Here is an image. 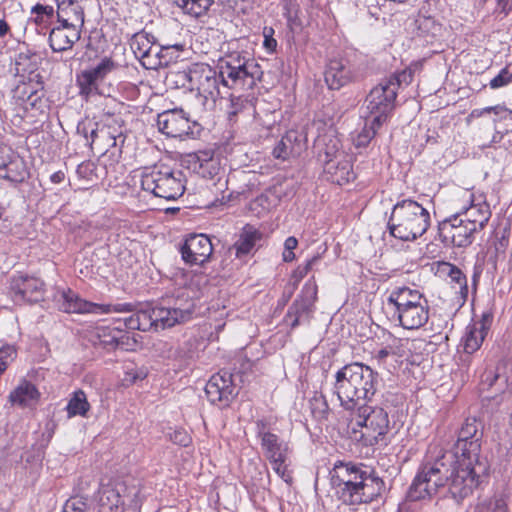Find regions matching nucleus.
Listing matches in <instances>:
<instances>
[{
    "mask_svg": "<svg viewBox=\"0 0 512 512\" xmlns=\"http://www.w3.org/2000/svg\"><path fill=\"white\" fill-rule=\"evenodd\" d=\"M485 470L486 465L480 458L468 460L452 453H442L420 466L408 490V497L412 501L429 498L448 484L452 497L460 502L472 494Z\"/></svg>",
    "mask_w": 512,
    "mask_h": 512,
    "instance_id": "1",
    "label": "nucleus"
},
{
    "mask_svg": "<svg viewBox=\"0 0 512 512\" xmlns=\"http://www.w3.org/2000/svg\"><path fill=\"white\" fill-rule=\"evenodd\" d=\"M336 497L347 505L370 503L383 493V480L369 467L352 462H337L330 471Z\"/></svg>",
    "mask_w": 512,
    "mask_h": 512,
    "instance_id": "2",
    "label": "nucleus"
},
{
    "mask_svg": "<svg viewBox=\"0 0 512 512\" xmlns=\"http://www.w3.org/2000/svg\"><path fill=\"white\" fill-rule=\"evenodd\" d=\"M56 301L61 311L65 313H94V314H109V313H131L129 317L123 318L124 325L128 329L156 331V319L154 308L146 307L136 309V305L132 303H117V304H95L81 299L72 290H63L57 297Z\"/></svg>",
    "mask_w": 512,
    "mask_h": 512,
    "instance_id": "3",
    "label": "nucleus"
},
{
    "mask_svg": "<svg viewBox=\"0 0 512 512\" xmlns=\"http://www.w3.org/2000/svg\"><path fill=\"white\" fill-rule=\"evenodd\" d=\"M334 389L345 410L355 409L374 395L375 374L363 364H348L336 373Z\"/></svg>",
    "mask_w": 512,
    "mask_h": 512,
    "instance_id": "4",
    "label": "nucleus"
},
{
    "mask_svg": "<svg viewBox=\"0 0 512 512\" xmlns=\"http://www.w3.org/2000/svg\"><path fill=\"white\" fill-rule=\"evenodd\" d=\"M430 213L416 201L406 199L396 203L388 221L389 233L402 241H414L429 228Z\"/></svg>",
    "mask_w": 512,
    "mask_h": 512,
    "instance_id": "5",
    "label": "nucleus"
},
{
    "mask_svg": "<svg viewBox=\"0 0 512 512\" xmlns=\"http://www.w3.org/2000/svg\"><path fill=\"white\" fill-rule=\"evenodd\" d=\"M221 83L232 89H251L260 80L263 71L247 53L232 52L218 62Z\"/></svg>",
    "mask_w": 512,
    "mask_h": 512,
    "instance_id": "6",
    "label": "nucleus"
},
{
    "mask_svg": "<svg viewBox=\"0 0 512 512\" xmlns=\"http://www.w3.org/2000/svg\"><path fill=\"white\" fill-rule=\"evenodd\" d=\"M411 79L412 72L403 71L398 75H391L372 88L365 103L370 118L374 119L376 125H382L387 120L395 107L397 91L401 83H409Z\"/></svg>",
    "mask_w": 512,
    "mask_h": 512,
    "instance_id": "7",
    "label": "nucleus"
},
{
    "mask_svg": "<svg viewBox=\"0 0 512 512\" xmlns=\"http://www.w3.org/2000/svg\"><path fill=\"white\" fill-rule=\"evenodd\" d=\"M350 422L355 427H360L361 440L366 445H375L383 439L389 430L388 413L378 406H372L368 402L350 409Z\"/></svg>",
    "mask_w": 512,
    "mask_h": 512,
    "instance_id": "8",
    "label": "nucleus"
},
{
    "mask_svg": "<svg viewBox=\"0 0 512 512\" xmlns=\"http://www.w3.org/2000/svg\"><path fill=\"white\" fill-rule=\"evenodd\" d=\"M141 187L155 197L175 200L184 193V176L181 171L168 167L149 168L141 175Z\"/></svg>",
    "mask_w": 512,
    "mask_h": 512,
    "instance_id": "9",
    "label": "nucleus"
},
{
    "mask_svg": "<svg viewBox=\"0 0 512 512\" xmlns=\"http://www.w3.org/2000/svg\"><path fill=\"white\" fill-rule=\"evenodd\" d=\"M115 62L108 57H104L95 65L88 67L76 75V84L79 88V95L89 100L90 97L101 94L99 85L102 83L107 75L115 70Z\"/></svg>",
    "mask_w": 512,
    "mask_h": 512,
    "instance_id": "10",
    "label": "nucleus"
},
{
    "mask_svg": "<svg viewBox=\"0 0 512 512\" xmlns=\"http://www.w3.org/2000/svg\"><path fill=\"white\" fill-rule=\"evenodd\" d=\"M122 122L119 116L105 115L94 132V138L89 142L90 147L105 154L111 148L123 145L125 136L121 129Z\"/></svg>",
    "mask_w": 512,
    "mask_h": 512,
    "instance_id": "11",
    "label": "nucleus"
},
{
    "mask_svg": "<svg viewBox=\"0 0 512 512\" xmlns=\"http://www.w3.org/2000/svg\"><path fill=\"white\" fill-rule=\"evenodd\" d=\"M193 81V90H197V96L201 100L203 108L207 109L213 106L220 95V74L209 65L197 63Z\"/></svg>",
    "mask_w": 512,
    "mask_h": 512,
    "instance_id": "12",
    "label": "nucleus"
},
{
    "mask_svg": "<svg viewBox=\"0 0 512 512\" xmlns=\"http://www.w3.org/2000/svg\"><path fill=\"white\" fill-rule=\"evenodd\" d=\"M205 393L212 404H217L221 407L228 406L237 395L232 374L221 370L212 375L205 386Z\"/></svg>",
    "mask_w": 512,
    "mask_h": 512,
    "instance_id": "13",
    "label": "nucleus"
},
{
    "mask_svg": "<svg viewBox=\"0 0 512 512\" xmlns=\"http://www.w3.org/2000/svg\"><path fill=\"white\" fill-rule=\"evenodd\" d=\"M10 290L15 302L37 303L44 299L45 284L37 277L18 274L11 278Z\"/></svg>",
    "mask_w": 512,
    "mask_h": 512,
    "instance_id": "14",
    "label": "nucleus"
},
{
    "mask_svg": "<svg viewBox=\"0 0 512 512\" xmlns=\"http://www.w3.org/2000/svg\"><path fill=\"white\" fill-rule=\"evenodd\" d=\"M478 427L476 419L468 418L465 420L459 431L454 456L466 457L468 460L469 458L473 460L480 458V438L482 434L479 432Z\"/></svg>",
    "mask_w": 512,
    "mask_h": 512,
    "instance_id": "15",
    "label": "nucleus"
},
{
    "mask_svg": "<svg viewBox=\"0 0 512 512\" xmlns=\"http://www.w3.org/2000/svg\"><path fill=\"white\" fill-rule=\"evenodd\" d=\"M157 126L168 137L193 135L191 121L183 109L166 110L157 116Z\"/></svg>",
    "mask_w": 512,
    "mask_h": 512,
    "instance_id": "16",
    "label": "nucleus"
},
{
    "mask_svg": "<svg viewBox=\"0 0 512 512\" xmlns=\"http://www.w3.org/2000/svg\"><path fill=\"white\" fill-rule=\"evenodd\" d=\"M182 259L190 265H202L212 255L213 246L204 234L190 235L180 249Z\"/></svg>",
    "mask_w": 512,
    "mask_h": 512,
    "instance_id": "17",
    "label": "nucleus"
},
{
    "mask_svg": "<svg viewBox=\"0 0 512 512\" xmlns=\"http://www.w3.org/2000/svg\"><path fill=\"white\" fill-rule=\"evenodd\" d=\"M317 297V286L305 284L302 295L289 307L285 316L286 322L292 327H297L302 322H308L312 307Z\"/></svg>",
    "mask_w": 512,
    "mask_h": 512,
    "instance_id": "18",
    "label": "nucleus"
},
{
    "mask_svg": "<svg viewBox=\"0 0 512 512\" xmlns=\"http://www.w3.org/2000/svg\"><path fill=\"white\" fill-rule=\"evenodd\" d=\"M462 217L455 215L444 221L440 227L441 235L444 240L450 242L456 247H467L474 239L477 233L475 227H471Z\"/></svg>",
    "mask_w": 512,
    "mask_h": 512,
    "instance_id": "19",
    "label": "nucleus"
},
{
    "mask_svg": "<svg viewBox=\"0 0 512 512\" xmlns=\"http://www.w3.org/2000/svg\"><path fill=\"white\" fill-rule=\"evenodd\" d=\"M503 370L504 365H498L494 370H486L481 376L482 386H487V389L495 387V393L487 398L496 405L512 398V387L508 384V378Z\"/></svg>",
    "mask_w": 512,
    "mask_h": 512,
    "instance_id": "20",
    "label": "nucleus"
},
{
    "mask_svg": "<svg viewBox=\"0 0 512 512\" xmlns=\"http://www.w3.org/2000/svg\"><path fill=\"white\" fill-rule=\"evenodd\" d=\"M325 82L331 90H339L357 78L354 67L347 59H332L324 73Z\"/></svg>",
    "mask_w": 512,
    "mask_h": 512,
    "instance_id": "21",
    "label": "nucleus"
},
{
    "mask_svg": "<svg viewBox=\"0 0 512 512\" xmlns=\"http://www.w3.org/2000/svg\"><path fill=\"white\" fill-rule=\"evenodd\" d=\"M425 303H428L427 299L418 290L403 286L391 291L387 298L386 309L393 315Z\"/></svg>",
    "mask_w": 512,
    "mask_h": 512,
    "instance_id": "22",
    "label": "nucleus"
},
{
    "mask_svg": "<svg viewBox=\"0 0 512 512\" xmlns=\"http://www.w3.org/2000/svg\"><path fill=\"white\" fill-rule=\"evenodd\" d=\"M257 437L261 440V446L266 458L277 460L287 457L288 446L279 437L269 431V424L265 419H259L255 423Z\"/></svg>",
    "mask_w": 512,
    "mask_h": 512,
    "instance_id": "23",
    "label": "nucleus"
},
{
    "mask_svg": "<svg viewBox=\"0 0 512 512\" xmlns=\"http://www.w3.org/2000/svg\"><path fill=\"white\" fill-rule=\"evenodd\" d=\"M192 301H186L184 305L172 307H156L154 308L156 319V331L161 328H170L175 324H179L188 320L193 312Z\"/></svg>",
    "mask_w": 512,
    "mask_h": 512,
    "instance_id": "24",
    "label": "nucleus"
},
{
    "mask_svg": "<svg viewBox=\"0 0 512 512\" xmlns=\"http://www.w3.org/2000/svg\"><path fill=\"white\" fill-rule=\"evenodd\" d=\"M326 179L332 183L343 185L355 178L351 159L348 155H340L339 159L323 160Z\"/></svg>",
    "mask_w": 512,
    "mask_h": 512,
    "instance_id": "25",
    "label": "nucleus"
},
{
    "mask_svg": "<svg viewBox=\"0 0 512 512\" xmlns=\"http://www.w3.org/2000/svg\"><path fill=\"white\" fill-rule=\"evenodd\" d=\"M154 36L145 32H138L134 34L130 40V48L137 58L142 62V65L147 69H154L161 61L156 62L152 59V54L158 55L154 50Z\"/></svg>",
    "mask_w": 512,
    "mask_h": 512,
    "instance_id": "26",
    "label": "nucleus"
},
{
    "mask_svg": "<svg viewBox=\"0 0 512 512\" xmlns=\"http://www.w3.org/2000/svg\"><path fill=\"white\" fill-rule=\"evenodd\" d=\"M392 319L398 321L405 329H419L429 319V305L428 303L416 305L415 308L393 314Z\"/></svg>",
    "mask_w": 512,
    "mask_h": 512,
    "instance_id": "27",
    "label": "nucleus"
},
{
    "mask_svg": "<svg viewBox=\"0 0 512 512\" xmlns=\"http://www.w3.org/2000/svg\"><path fill=\"white\" fill-rule=\"evenodd\" d=\"M79 39L80 32L76 27H54L49 34L50 47L54 52L71 49Z\"/></svg>",
    "mask_w": 512,
    "mask_h": 512,
    "instance_id": "28",
    "label": "nucleus"
},
{
    "mask_svg": "<svg viewBox=\"0 0 512 512\" xmlns=\"http://www.w3.org/2000/svg\"><path fill=\"white\" fill-rule=\"evenodd\" d=\"M184 163L192 172L202 177L212 176L215 171L213 153L210 151H199L186 156Z\"/></svg>",
    "mask_w": 512,
    "mask_h": 512,
    "instance_id": "29",
    "label": "nucleus"
},
{
    "mask_svg": "<svg viewBox=\"0 0 512 512\" xmlns=\"http://www.w3.org/2000/svg\"><path fill=\"white\" fill-rule=\"evenodd\" d=\"M39 397L40 393L36 386L27 380H22L17 387L11 391L9 401L13 405L29 407L36 404Z\"/></svg>",
    "mask_w": 512,
    "mask_h": 512,
    "instance_id": "30",
    "label": "nucleus"
},
{
    "mask_svg": "<svg viewBox=\"0 0 512 512\" xmlns=\"http://www.w3.org/2000/svg\"><path fill=\"white\" fill-rule=\"evenodd\" d=\"M491 318L484 315L483 318L476 322L467 333L465 339V352H476L480 349L482 342L488 334L490 328Z\"/></svg>",
    "mask_w": 512,
    "mask_h": 512,
    "instance_id": "31",
    "label": "nucleus"
},
{
    "mask_svg": "<svg viewBox=\"0 0 512 512\" xmlns=\"http://www.w3.org/2000/svg\"><path fill=\"white\" fill-rule=\"evenodd\" d=\"M262 239V233L251 225H246L239 236V239L233 245L236 250V256L248 254Z\"/></svg>",
    "mask_w": 512,
    "mask_h": 512,
    "instance_id": "32",
    "label": "nucleus"
},
{
    "mask_svg": "<svg viewBox=\"0 0 512 512\" xmlns=\"http://www.w3.org/2000/svg\"><path fill=\"white\" fill-rule=\"evenodd\" d=\"M490 217H491V212L489 210V207L487 205H483V206H471L464 213L463 219L468 224H471L470 225L471 227H473L472 225H474L475 230L478 232L485 228Z\"/></svg>",
    "mask_w": 512,
    "mask_h": 512,
    "instance_id": "33",
    "label": "nucleus"
},
{
    "mask_svg": "<svg viewBox=\"0 0 512 512\" xmlns=\"http://www.w3.org/2000/svg\"><path fill=\"white\" fill-rule=\"evenodd\" d=\"M295 137V131L287 132L273 149V156L281 160H287L289 157H298L300 148L299 146L293 148L291 142L296 140Z\"/></svg>",
    "mask_w": 512,
    "mask_h": 512,
    "instance_id": "34",
    "label": "nucleus"
},
{
    "mask_svg": "<svg viewBox=\"0 0 512 512\" xmlns=\"http://www.w3.org/2000/svg\"><path fill=\"white\" fill-rule=\"evenodd\" d=\"M175 3L185 14L199 18L207 14L214 0H176Z\"/></svg>",
    "mask_w": 512,
    "mask_h": 512,
    "instance_id": "35",
    "label": "nucleus"
},
{
    "mask_svg": "<svg viewBox=\"0 0 512 512\" xmlns=\"http://www.w3.org/2000/svg\"><path fill=\"white\" fill-rule=\"evenodd\" d=\"M448 337L442 334H435L429 341L424 339H414L411 341L409 350H422V352H436L438 349L444 350L447 348Z\"/></svg>",
    "mask_w": 512,
    "mask_h": 512,
    "instance_id": "36",
    "label": "nucleus"
},
{
    "mask_svg": "<svg viewBox=\"0 0 512 512\" xmlns=\"http://www.w3.org/2000/svg\"><path fill=\"white\" fill-rule=\"evenodd\" d=\"M195 72L196 64H193L187 70L170 71L167 75V80L176 88H186L193 91V75Z\"/></svg>",
    "mask_w": 512,
    "mask_h": 512,
    "instance_id": "37",
    "label": "nucleus"
},
{
    "mask_svg": "<svg viewBox=\"0 0 512 512\" xmlns=\"http://www.w3.org/2000/svg\"><path fill=\"white\" fill-rule=\"evenodd\" d=\"M89 409L90 405L87 401L85 393L82 390L74 392L73 397L69 400L67 405L68 416H85Z\"/></svg>",
    "mask_w": 512,
    "mask_h": 512,
    "instance_id": "38",
    "label": "nucleus"
},
{
    "mask_svg": "<svg viewBox=\"0 0 512 512\" xmlns=\"http://www.w3.org/2000/svg\"><path fill=\"white\" fill-rule=\"evenodd\" d=\"M3 174L4 175H0V178L7 179L11 182L20 183L24 181L27 172L22 161L11 160L9 158L5 169H3Z\"/></svg>",
    "mask_w": 512,
    "mask_h": 512,
    "instance_id": "39",
    "label": "nucleus"
},
{
    "mask_svg": "<svg viewBox=\"0 0 512 512\" xmlns=\"http://www.w3.org/2000/svg\"><path fill=\"white\" fill-rule=\"evenodd\" d=\"M473 512H509L504 496L496 495L477 504Z\"/></svg>",
    "mask_w": 512,
    "mask_h": 512,
    "instance_id": "40",
    "label": "nucleus"
},
{
    "mask_svg": "<svg viewBox=\"0 0 512 512\" xmlns=\"http://www.w3.org/2000/svg\"><path fill=\"white\" fill-rule=\"evenodd\" d=\"M54 8L49 5L37 3L31 8V14L35 15L34 22L38 26L46 27L54 17Z\"/></svg>",
    "mask_w": 512,
    "mask_h": 512,
    "instance_id": "41",
    "label": "nucleus"
},
{
    "mask_svg": "<svg viewBox=\"0 0 512 512\" xmlns=\"http://www.w3.org/2000/svg\"><path fill=\"white\" fill-rule=\"evenodd\" d=\"M381 126L382 125H376L374 119H367L364 128L354 140L356 147H366L368 143L374 138V136L377 133V130Z\"/></svg>",
    "mask_w": 512,
    "mask_h": 512,
    "instance_id": "42",
    "label": "nucleus"
},
{
    "mask_svg": "<svg viewBox=\"0 0 512 512\" xmlns=\"http://www.w3.org/2000/svg\"><path fill=\"white\" fill-rule=\"evenodd\" d=\"M310 403V410L313 416L318 419H324L326 418L328 414V404L325 399V397L322 394H315L309 401Z\"/></svg>",
    "mask_w": 512,
    "mask_h": 512,
    "instance_id": "43",
    "label": "nucleus"
},
{
    "mask_svg": "<svg viewBox=\"0 0 512 512\" xmlns=\"http://www.w3.org/2000/svg\"><path fill=\"white\" fill-rule=\"evenodd\" d=\"M147 376L148 370L146 368L127 370L121 380L120 385L124 388H128L138 381L144 380Z\"/></svg>",
    "mask_w": 512,
    "mask_h": 512,
    "instance_id": "44",
    "label": "nucleus"
},
{
    "mask_svg": "<svg viewBox=\"0 0 512 512\" xmlns=\"http://www.w3.org/2000/svg\"><path fill=\"white\" fill-rule=\"evenodd\" d=\"M444 267L451 281L458 284L461 290L467 291V279L463 272L457 266L450 263H444Z\"/></svg>",
    "mask_w": 512,
    "mask_h": 512,
    "instance_id": "45",
    "label": "nucleus"
},
{
    "mask_svg": "<svg viewBox=\"0 0 512 512\" xmlns=\"http://www.w3.org/2000/svg\"><path fill=\"white\" fill-rule=\"evenodd\" d=\"M244 106L245 100L241 96L230 95L226 106L229 120L232 121L243 110Z\"/></svg>",
    "mask_w": 512,
    "mask_h": 512,
    "instance_id": "46",
    "label": "nucleus"
},
{
    "mask_svg": "<svg viewBox=\"0 0 512 512\" xmlns=\"http://www.w3.org/2000/svg\"><path fill=\"white\" fill-rule=\"evenodd\" d=\"M97 122H94L92 120H84L78 123L77 125V133L81 136H83L89 144L91 139L94 138V132H96V129L98 127Z\"/></svg>",
    "mask_w": 512,
    "mask_h": 512,
    "instance_id": "47",
    "label": "nucleus"
},
{
    "mask_svg": "<svg viewBox=\"0 0 512 512\" xmlns=\"http://www.w3.org/2000/svg\"><path fill=\"white\" fill-rule=\"evenodd\" d=\"M320 260L319 256L312 257L309 261L306 262L305 265H299L292 274V279L294 280V285L296 286L307 274L310 270H312L313 266Z\"/></svg>",
    "mask_w": 512,
    "mask_h": 512,
    "instance_id": "48",
    "label": "nucleus"
},
{
    "mask_svg": "<svg viewBox=\"0 0 512 512\" xmlns=\"http://www.w3.org/2000/svg\"><path fill=\"white\" fill-rule=\"evenodd\" d=\"M340 155H346L343 151L339 150V141L337 139H331L323 152L320 154L321 160H329L331 158L339 159Z\"/></svg>",
    "mask_w": 512,
    "mask_h": 512,
    "instance_id": "49",
    "label": "nucleus"
},
{
    "mask_svg": "<svg viewBox=\"0 0 512 512\" xmlns=\"http://www.w3.org/2000/svg\"><path fill=\"white\" fill-rule=\"evenodd\" d=\"M287 457H282L277 460L269 461L272 465L273 470L283 479L285 482L289 483L292 480L290 473L288 472L286 465Z\"/></svg>",
    "mask_w": 512,
    "mask_h": 512,
    "instance_id": "50",
    "label": "nucleus"
},
{
    "mask_svg": "<svg viewBox=\"0 0 512 512\" xmlns=\"http://www.w3.org/2000/svg\"><path fill=\"white\" fill-rule=\"evenodd\" d=\"M62 512H87V503L81 497H73L67 500Z\"/></svg>",
    "mask_w": 512,
    "mask_h": 512,
    "instance_id": "51",
    "label": "nucleus"
},
{
    "mask_svg": "<svg viewBox=\"0 0 512 512\" xmlns=\"http://www.w3.org/2000/svg\"><path fill=\"white\" fill-rule=\"evenodd\" d=\"M170 440L177 445L187 447L190 445L192 439L189 433L182 428L175 429L172 433L169 435Z\"/></svg>",
    "mask_w": 512,
    "mask_h": 512,
    "instance_id": "52",
    "label": "nucleus"
},
{
    "mask_svg": "<svg viewBox=\"0 0 512 512\" xmlns=\"http://www.w3.org/2000/svg\"><path fill=\"white\" fill-rule=\"evenodd\" d=\"M284 16L289 23H294L298 17V4L296 0H281Z\"/></svg>",
    "mask_w": 512,
    "mask_h": 512,
    "instance_id": "53",
    "label": "nucleus"
},
{
    "mask_svg": "<svg viewBox=\"0 0 512 512\" xmlns=\"http://www.w3.org/2000/svg\"><path fill=\"white\" fill-rule=\"evenodd\" d=\"M510 83L508 77V67L503 68L497 76L491 79L489 86L492 89H498L504 87Z\"/></svg>",
    "mask_w": 512,
    "mask_h": 512,
    "instance_id": "54",
    "label": "nucleus"
},
{
    "mask_svg": "<svg viewBox=\"0 0 512 512\" xmlns=\"http://www.w3.org/2000/svg\"><path fill=\"white\" fill-rule=\"evenodd\" d=\"M23 93L27 94V98L25 100V108H37L38 102H41V96H39L36 91H30L29 93L27 91H24Z\"/></svg>",
    "mask_w": 512,
    "mask_h": 512,
    "instance_id": "55",
    "label": "nucleus"
},
{
    "mask_svg": "<svg viewBox=\"0 0 512 512\" xmlns=\"http://www.w3.org/2000/svg\"><path fill=\"white\" fill-rule=\"evenodd\" d=\"M503 111H507V108L504 106H501V105H496V106H492V107H486L481 110H474L472 112V115L473 116H482L485 113H491V112H493L495 114H499Z\"/></svg>",
    "mask_w": 512,
    "mask_h": 512,
    "instance_id": "56",
    "label": "nucleus"
},
{
    "mask_svg": "<svg viewBox=\"0 0 512 512\" xmlns=\"http://www.w3.org/2000/svg\"><path fill=\"white\" fill-rule=\"evenodd\" d=\"M269 35L266 33V29L264 30V47L269 50V51H273L276 46H277V42L276 40L271 36V34L273 33V29L270 28L269 29Z\"/></svg>",
    "mask_w": 512,
    "mask_h": 512,
    "instance_id": "57",
    "label": "nucleus"
},
{
    "mask_svg": "<svg viewBox=\"0 0 512 512\" xmlns=\"http://www.w3.org/2000/svg\"><path fill=\"white\" fill-rule=\"evenodd\" d=\"M295 138L296 140L295 141H291L292 142V147H298L299 146V156L301 155V153L306 149V138L305 136H303L302 134L298 133L297 131H295Z\"/></svg>",
    "mask_w": 512,
    "mask_h": 512,
    "instance_id": "58",
    "label": "nucleus"
},
{
    "mask_svg": "<svg viewBox=\"0 0 512 512\" xmlns=\"http://www.w3.org/2000/svg\"><path fill=\"white\" fill-rule=\"evenodd\" d=\"M6 152L5 148L0 147V175H4L3 169H5L6 163L9 160V155Z\"/></svg>",
    "mask_w": 512,
    "mask_h": 512,
    "instance_id": "59",
    "label": "nucleus"
},
{
    "mask_svg": "<svg viewBox=\"0 0 512 512\" xmlns=\"http://www.w3.org/2000/svg\"><path fill=\"white\" fill-rule=\"evenodd\" d=\"M297 245L298 240L295 237L290 236L285 240L284 249L293 251L297 247Z\"/></svg>",
    "mask_w": 512,
    "mask_h": 512,
    "instance_id": "60",
    "label": "nucleus"
},
{
    "mask_svg": "<svg viewBox=\"0 0 512 512\" xmlns=\"http://www.w3.org/2000/svg\"><path fill=\"white\" fill-rule=\"evenodd\" d=\"M65 178V174L62 171L53 173L50 177L51 181L55 184L61 183Z\"/></svg>",
    "mask_w": 512,
    "mask_h": 512,
    "instance_id": "61",
    "label": "nucleus"
},
{
    "mask_svg": "<svg viewBox=\"0 0 512 512\" xmlns=\"http://www.w3.org/2000/svg\"><path fill=\"white\" fill-rule=\"evenodd\" d=\"M483 271V264H475L474 266V272H473V282L476 284L478 278L480 277L481 273Z\"/></svg>",
    "mask_w": 512,
    "mask_h": 512,
    "instance_id": "62",
    "label": "nucleus"
},
{
    "mask_svg": "<svg viewBox=\"0 0 512 512\" xmlns=\"http://www.w3.org/2000/svg\"><path fill=\"white\" fill-rule=\"evenodd\" d=\"M10 30L9 25L3 19H0V37H4Z\"/></svg>",
    "mask_w": 512,
    "mask_h": 512,
    "instance_id": "63",
    "label": "nucleus"
},
{
    "mask_svg": "<svg viewBox=\"0 0 512 512\" xmlns=\"http://www.w3.org/2000/svg\"><path fill=\"white\" fill-rule=\"evenodd\" d=\"M295 259V254L292 250H286L284 249L283 252V261L285 262H291Z\"/></svg>",
    "mask_w": 512,
    "mask_h": 512,
    "instance_id": "64",
    "label": "nucleus"
}]
</instances>
